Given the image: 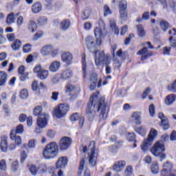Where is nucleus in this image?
<instances>
[{"label":"nucleus","mask_w":176,"mask_h":176,"mask_svg":"<svg viewBox=\"0 0 176 176\" xmlns=\"http://www.w3.org/2000/svg\"><path fill=\"white\" fill-rule=\"evenodd\" d=\"M29 170L32 175H35L38 173V167L36 165H31Z\"/></svg>","instance_id":"nucleus-57"},{"label":"nucleus","mask_w":176,"mask_h":176,"mask_svg":"<svg viewBox=\"0 0 176 176\" xmlns=\"http://www.w3.org/2000/svg\"><path fill=\"white\" fill-rule=\"evenodd\" d=\"M67 164H68V157L62 156L60 157L56 162L55 168L56 170L64 169L67 167Z\"/></svg>","instance_id":"nucleus-12"},{"label":"nucleus","mask_w":176,"mask_h":176,"mask_svg":"<svg viewBox=\"0 0 176 176\" xmlns=\"http://www.w3.org/2000/svg\"><path fill=\"white\" fill-rule=\"evenodd\" d=\"M69 25H71L69 19H64L60 23L59 27L62 31H67L69 28Z\"/></svg>","instance_id":"nucleus-27"},{"label":"nucleus","mask_w":176,"mask_h":176,"mask_svg":"<svg viewBox=\"0 0 176 176\" xmlns=\"http://www.w3.org/2000/svg\"><path fill=\"white\" fill-rule=\"evenodd\" d=\"M157 130L154 128H151L147 138L144 139L142 144L140 146L141 150L142 152H146V151L149 150V148L152 146V144L156 138H157Z\"/></svg>","instance_id":"nucleus-6"},{"label":"nucleus","mask_w":176,"mask_h":176,"mask_svg":"<svg viewBox=\"0 0 176 176\" xmlns=\"http://www.w3.org/2000/svg\"><path fill=\"white\" fill-rule=\"evenodd\" d=\"M85 163H86V160L85 158H82L80 161V164L78 166V175H82V173H83V168H85Z\"/></svg>","instance_id":"nucleus-40"},{"label":"nucleus","mask_w":176,"mask_h":176,"mask_svg":"<svg viewBox=\"0 0 176 176\" xmlns=\"http://www.w3.org/2000/svg\"><path fill=\"white\" fill-rule=\"evenodd\" d=\"M59 96H60V92L53 91L52 93L51 100H52V101H58Z\"/></svg>","instance_id":"nucleus-55"},{"label":"nucleus","mask_w":176,"mask_h":176,"mask_svg":"<svg viewBox=\"0 0 176 176\" xmlns=\"http://www.w3.org/2000/svg\"><path fill=\"white\" fill-rule=\"evenodd\" d=\"M153 56V52L148 51L147 54L142 56L141 57V61H145V60H148L150 57H152Z\"/></svg>","instance_id":"nucleus-51"},{"label":"nucleus","mask_w":176,"mask_h":176,"mask_svg":"<svg viewBox=\"0 0 176 176\" xmlns=\"http://www.w3.org/2000/svg\"><path fill=\"white\" fill-rule=\"evenodd\" d=\"M100 91H97L94 93L90 97L85 107V115L88 118L89 122H93L96 118V113H100V117L102 120H106L108 114L107 113V107L108 102L104 97L98 98Z\"/></svg>","instance_id":"nucleus-1"},{"label":"nucleus","mask_w":176,"mask_h":176,"mask_svg":"<svg viewBox=\"0 0 176 176\" xmlns=\"http://www.w3.org/2000/svg\"><path fill=\"white\" fill-rule=\"evenodd\" d=\"M28 27L30 32H35L38 30V25H36V23L34 21H30Z\"/></svg>","instance_id":"nucleus-38"},{"label":"nucleus","mask_w":176,"mask_h":176,"mask_svg":"<svg viewBox=\"0 0 176 176\" xmlns=\"http://www.w3.org/2000/svg\"><path fill=\"white\" fill-rule=\"evenodd\" d=\"M36 123L39 129H45V127L47 126V123H49V114L44 113L43 115L38 117L36 120Z\"/></svg>","instance_id":"nucleus-10"},{"label":"nucleus","mask_w":176,"mask_h":176,"mask_svg":"<svg viewBox=\"0 0 176 176\" xmlns=\"http://www.w3.org/2000/svg\"><path fill=\"white\" fill-rule=\"evenodd\" d=\"M151 171L152 174H159L160 168H159V164L157 162H153L151 166Z\"/></svg>","instance_id":"nucleus-30"},{"label":"nucleus","mask_w":176,"mask_h":176,"mask_svg":"<svg viewBox=\"0 0 176 176\" xmlns=\"http://www.w3.org/2000/svg\"><path fill=\"white\" fill-rule=\"evenodd\" d=\"M133 166L129 165L124 170V174L126 176H133Z\"/></svg>","instance_id":"nucleus-47"},{"label":"nucleus","mask_w":176,"mask_h":176,"mask_svg":"<svg viewBox=\"0 0 176 176\" xmlns=\"http://www.w3.org/2000/svg\"><path fill=\"white\" fill-rule=\"evenodd\" d=\"M27 114L21 113L19 117V123H24L27 120Z\"/></svg>","instance_id":"nucleus-61"},{"label":"nucleus","mask_w":176,"mask_h":176,"mask_svg":"<svg viewBox=\"0 0 176 176\" xmlns=\"http://www.w3.org/2000/svg\"><path fill=\"white\" fill-rule=\"evenodd\" d=\"M16 21V16L14 15V12L10 13L6 18V23L7 24L10 25L13 24Z\"/></svg>","instance_id":"nucleus-37"},{"label":"nucleus","mask_w":176,"mask_h":176,"mask_svg":"<svg viewBox=\"0 0 176 176\" xmlns=\"http://www.w3.org/2000/svg\"><path fill=\"white\" fill-rule=\"evenodd\" d=\"M32 46L31 44L27 43L23 47V53H30L31 52Z\"/></svg>","instance_id":"nucleus-58"},{"label":"nucleus","mask_w":176,"mask_h":176,"mask_svg":"<svg viewBox=\"0 0 176 176\" xmlns=\"http://www.w3.org/2000/svg\"><path fill=\"white\" fill-rule=\"evenodd\" d=\"M96 142L94 140L90 141L88 148L87 146H82L83 153H88L89 163L92 166L94 167L97 165V160H98V153H96Z\"/></svg>","instance_id":"nucleus-5"},{"label":"nucleus","mask_w":176,"mask_h":176,"mask_svg":"<svg viewBox=\"0 0 176 176\" xmlns=\"http://www.w3.org/2000/svg\"><path fill=\"white\" fill-rule=\"evenodd\" d=\"M19 167L20 165L19 164V161H14L11 164V170L13 173H16V171L19 170Z\"/></svg>","instance_id":"nucleus-48"},{"label":"nucleus","mask_w":176,"mask_h":176,"mask_svg":"<svg viewBox=\"0 0 176 176\" xmlns=\"http://www.w3.org/2000/svg\"><path fill=\"white\" fill-rule=\"evenodd\" d=\"M38 173H39L40 174H45V173H46V171H47V166H46V164H40L38 167Z\"/></svg>","instance_id":"nucleus-42"},{"label":"nucleus","mask_w":176,"mask_h":176,"mask_svg":"<svg viewBox=\"0 0 176 176\" xmlns=\"http://www.w3.org/2000/svg\"><path fill=\"white\" fill-rule=\"evenodd\" d=\"M151 19V15L149 14V12H144L142 17H138L136 19V23H142L143 20H145L146 21H148Z\"/></svg>","instance_id":"nucleus-32"},{"label":"nucleus","mask_w":176,"mask_h":176,"mask_svg":"<svg viewBox=\"0 0 176 176\" xmlns=\"http://www.w3.org/2000/svg\"><path fill=\"white\" fill-rule=\"evenodd\" d=\"M95 38H96V45L100 46L102 43V38H104V32H102V29L96 27L94 30Z\"/></svg>","instance_id":"nucleus-15"},{"label":"nucleus","mask_w":176,"mask_h":176,"mask_svg":"<svg viewBox=\"0 0 176 176\" xmlns=\"http://www.w3.org/2000/svg\"><path fill=\"white\" fill-rule=\"evenodd\" d=\"M10 138L12 141H14V143L16 146H20L21 144H23V140H21V137L17 135H13L10 133Z\"/></svg>","instance_id":"nucleus-23"},{"label":"nucleus","mask_w":176,"mask_h":176,"mask_svg":"<svg viewBox=\"0 0 176 176\" xmlns=\"http://www.w3.org/2000/svg\"><path fill=\"white\" fill-rule=\"evenodd\" d=\"M11 47L13 49V50H19V49L21 47V41L19 39L14 41L11 45Z\"/></svg>","instance_id":"nucleus-41"},{"label":"nucleus","mask_w":176,"mask_h":176,"mask_svg":"<svg viewBox=\"0 0 176 176\" xmlns=\"http://www.w3.org/2000/svg\"><path fill=\"white\" fill-rule=\"evenodd\" d=\"M31 10L34 14L41 13V12H42V3L39 1L34 3L32 6Z\"/></svg>","instance_id":"nucleus-21"},{"label":"nucleus","mask_w":176,"mask_h":176,"mask_svg":"<svg viewBox=\"0 0 176 176\" xmlns=\"http://www.w3.org/2000/svg\"><path fill=\"white\" fill-rule=\"evenodd\" d=\"M134 38V34L131 33L129 34V36L126 37L124 41V45L127 46L128 45H130V43L131 42V39Z\"/></svg>","instance_id":"nucleus-54"},{"label":"nucleus","mask_w":176,"mask_h":176,"mask_svg":"<svg viewBox=\"0 0 176 176\" xmlns=\"http://www.w3.org/2000/svg\"><path fill=\"white\" fill-rule=\"evenodd\" d=\"M60 58L63 63L66 64V67H69V65H72L74 55L69 52H66L62 53L60 56Z\"/></svg>","instance_id":"nucleus-11"},{"label":"nucleus","mask_w":176,"mask_h":176,"mask_svg":"<svg viewBox=\"0 0 176 176\" xmlns=\"http://www.w3.org/2000/svg\"><path fill=\"white\" fill-rule=\"evenodd\" d=\"M163 170L168 173H170L171 170H173V164H171L169 162H166L163 165Z\"/></svg>","instance_id":"nucleus-46"},{"label":"nucleus","mask_w":176,"mask_h":176,"mask_svg":"<svg viewBox=\"0 0 176 176\" xmlns=\"http://www.w3.org/2000/svg\"><path fill=\"white\" fill-rule=\"evenodd\" d=\"M6 37L8 39L9 42H14V39H16V36H14V33L7 34Z\"/></svg>","instance_id":"nucleus-62"},{"label":"nucleus","mask_w":176,"mask_h":176,"mask_svg":"<svg viewBox=\"0 0 176 176\" xmlns=\"http://www.w3.org/2000/svg\"><path fill=\"white\" fill-rule=\"evenodd\" d=\"M43 110L42 106H36L34 107L33 110V115L34 116H38V118L42 116V115H45V113H42V111Z\"/></svg>","instance_id":"nucleus-35"},{"label":"nucleus","mask_w":176,"mask_h":176,"mask_svg":"<svg viewBox=\"0 0 176 176\" xmlns=\"http://www.w3.org/2000/svg\"><path fill=\"white\" fill-rule=\"evenodd\" d=\"M43 69H42V66L41 65H37L34 67L33 72L34 74H37V75L39 74V72H42Z\"/></svg>","instance_id":"nucleus-64"},{"label":"nucleus","mask_w":176,"mask_h":176,"mask_svg":"<svg viewBox=\"0 0 176 176\" xmlns=\"http://www.w3.org/2000/svg\"><path fill=\"white\" fill-rule=\"evenodd\" d=\"M148 111L151 116H155V104H150L148 107Z\"/></svg>","instance_id":"nucleus-59"},{"label":"nucleus","mask_w":176,"mask_h":176,"mask_svg":"<svg viewBox=\"0 0 176 176\" xmlns=\"http://www.w3.org/2000/svg\"><path fill=\"white\" fill-rule=\"evenodd\" d=\"M19 80L21 82H25V80H28V79H30V77L28 76L30 74L28 72H25L23 74H19Z\"/></svg>","instance_id":"nucleus-52"},{"label":"nucleus","mask_w":176,"mask_h":176,"mask_svg":"<svg viewBox=\"0 0 176 176\" xmlns=\"http://www.w3.org/2000/svg\"><path fill=\"white\" fill-rule=\"evenodd\" d=\"M131 123H135L136 126H140L142 123V120L141 118V112L140 111H135L131 116Z\"/></svg>","instance_id":"nucleus-14"},{"label":"nucleus","mask_w":176,"mask_h":176,"mask_svg":"<svg viewBox=\"0 0 176 176\" xmlns=\"http://www.w3.org/2000/svg\"><path fill=\"white\" fill-rule=\"evenodd\" d=\"M110 28L112 31L114 32L116 35H119L120 30H119V27L116 25V21H115V20L110 21Z\"/></svg>","instance_id":"nucleus-31"},{"label":"nucleus","mask_w":176,"mask_h":176,"mask_svg":"<svg viewBox=\"0 0 176 176\" xmlns=\"http://www.w3.org/2000/svg\"><path fill=\"white\" fill-rule=\"evenodd\" d=\"M85 45L90 53L95 54V64L96 67L105 63V52L104 51L100 52V50H97V44L96 43L94 37L88 36L85 38Z\"/></svg>","instance_id":"nucleus-3"},{"label":"nucleus","mask_w":176,"mask_h":176,"mask_svg":"<svg viewBox=\"0 0 176 176\" xmlns=\"http://www.w3.org/2000/svg\"><path fill=\"white\" fill-rule=\"evenodd\" d=\"M6 161L5 160H1L0 161V169L1 171H6Z\"/></svg>","instance_id":"nucleus-60"},{"label":"nucleus","mask_w":176,"mask_h":176,"mask_svg":"<svg viewBox=\"0 0 176 176\" xmlns=\"http://www.w3.org/2000/svg\"><path fill=\"white\" fill-rule=\"evenodd\" d=\"M24 133V125L19 124L15 128V129H12L10 134L17 135V134H23Z\"/></svg>","instance_id":"nucleus-22"},{"label":"nucleus","mask_w":176,"mask_h":176,"mask_svg":"<svg viewBox=\"0 0 176 176\" xmlns=\"http://www.w3.org/2000/svg\"><path fill=\"white\" fill-rule=\"evenodd\" d=\"M69 109H71L69 104L60 103L53 110L52 115L56 118V119H63V118L67 116V114L69 112Z\"/></svg>","instance_id":"nucleus-7"},{"label":"nucleus","mask_w":176,"mask_h":176,"mask_svg":"<svg viewBox=\"0 0 176 176\" xmlns=\"http://www.w3.org/2000/svg\"><path fill=\"white\" fill-rule=\"evenodd\" d=\"M151 87H147L144 91L143 92L142 95V100H145L151 94Z\"/></svg>","instance_id":"nucleus-53"},{"label":"nucleus","mask_w":176,"mask_h":176,"mask_svg":"<svg viewBox=\"0 0 176 176\" xmlns=\"http://www.w3.org/2000/svg\"><path fill=\"white\" fill-rule=\"evenodd\" d=\"M52 49L53 47H52V45H45L42 47L41 54H43V56H49V54L52 53Z\"/></svg>","instance_id":"nucleus-29"},{"label":"nucleus","mask_w":176,"mask_h":176,"mask_svg":"<svg viewBox=\"0 0 176 176\" xmlns=\"http://www.w3.org/2000/svg\"><path fill=\"white\" fill-rule=\"evenodd\" d=\"M8 78L9 76L8 75V73H6V72L0 71V87H3L6 86Z\"/></svg>","instance_id":"nucleus-20"},{"label":"nucleus","mask_w":176,"mask_h":176,"mask_svg":"<svg viewBox=\"0 0 176 176\" xmlns=\"http://www.w3.org/2000/svg\"><path fill=\"white\" fill-rule=\"evenodd\" d=\"M126 167V161L124 160H120L117 162H116L113 166V171H115L116 173H120L121 171H123V168Z\"/></svg>","instance_id":"nucleus-17"},{"label":"nucleus","mask_w":176,"mask_h":176,"mask_svg":"<svg viewBox=\"0 0 176 176\" xmlns=\"http://www.w3.org/2000/svg\"><path fill=\"white\" fill-rule=\"evenodd\" d=\"M80 114L78 112L72 113L69 117V120L71 122H78V120L80 118Z\"/></svg>","instance_id":"nucleus-44"},{"label":"nucleus","mask_w":176,"mask_h":176,"mask_svg":"<svg viewBox=\"0 0 176 176\" xmlns=\"http://www.w3.org/2000/svg\"><path fill=\"white\" fill-rule=\"evenodd\" d=\"M89 80L91 82L89 89L91 91L95 90L96 87H97V82H98V75L96 73H92Z\"/></svg>","instance_id":"nucleus-19"},{"label":"nucleus","mask_w":176,"mask_h":176,"mask_svg":"<svg viewBox=\"0 0 176 176\" xmlns=\"http://www.w3.org/2000/svg\"><path fill=\"white\" fill-rule=\"evenodd\" d=\"M158 118L161 120L160 122V126L163 129V130H168L170 129V123L168 122V119L164 116V113H159Z\"/></svg>","instance_id":"nucleus-13"},{"label":"nucleus","mask_w":176,"mask_h":176,"mask_svg":"<svg viewBox=\"0 0 176 176\" xmlns=\"http://www.w3.org/2000/svg\"><path fill=\"white\" fill-rule=\"evenodd\" d=\"M81 61H82V78L86 79L87 78V63H86V54L82 53L81 54Z\"/></svg>","instance_id":"nucleus-18"},{"label":"nucleus","mask_w":176,"mask_h":176,"mask_svg":"<svg viewBox=\"0 0 176 176\" xmlns=\"http://www.w3.org/2000/svg\"><path fill=\"white\" fill-rule=\"evenodd\" d=\"M60 75L62 80H68L74 76V72L70 68H67L62 71Z\"/></svg>","instance_id":"nucleus-16"},{"label":"nucleus","mask_w":176,"mask_h":176,"mask_svg":"<svg viewBox=\"0 0 176 176\" xmlns=\"http://www.w3.org/2000/svg\"><path fill=\"white\" fill-rule=\"evenodd\" d=\"M36 21L37 24H39V25H46L49 21V19L46 16H41L37 19Z\"/></svg>","instance_id":"nucleus-39"},{"label":"nucleus","mask_w":176,"mask_h":176,"mask_svg":"<svg viewBox=\"0 0 176 176\" xmlns=\"http://www.w3.org/2000/svg\"><path fill=\"white\" fill-rule=\"evenodd\" d=\"M47 76H49V71L45 69H43V70L37 74V78L41 79V80H45V79L47 78Z\"/></svg>","instance_id":"nucleus-33"},{"label":"nucleus","mask_w":176,"mask_h":176,"mask_svg":"<svg viewBox=\"0 0 176 176\" xmlns=\"http://www.w3.org/2000/svg\"><path fill=\"white\" fill-rule=\"evenodd\" d=\"M28 89H23L21 90V92L19 94V97L22 100H25L26 98H28Z\"/></svg>","instance_id":"nucleus-45"},{"label":"nucleus","mask_w":176,"mask_h":176,"mask_svg":"<svg viewBox=\"0 0 176 176\" xmlns=\"http://www.w3.org/2000/svg\"><path fill=\"white\" fill-rule=\"evenodd\" d=\"M61 67V63L57 60L52 62L50 66V71L51 72H57Z\"/></svg>","instance_id":"nucleus-26"},{"label":"nucleus","mask_w":176,"mask_h":176,"mask_svg":"<svg viewBox=\"0 0 176 176\" xmlns=\"http://www.w3.org/2000/svg\"><path fill=\"white\" fill-rule=\"evenodd\" d=\"M43 36V31L39 30L36 32V34L33 36V41H38V39H41Z\"/></svg>","instance_id":"nucleus-49"},{"label":"nucleus","mask_w":176,"mask_h":176,"mask_svg":"<svg viewBox=\"0 0 176 176\" xmlns=\"http://www.w3.org/2000/svg\"><path fill=\"white\" fill-rule=\"evenodd\" d=\"M36 146V140L31 139L28 141V143H25L22 146V149H34Z\"/></svg>","instance_id":"nucleus-25"},{"label":"nucleus","mask_w":176,"mask_h":176,"mask_svg":"<svg viewBox=\"0 0 176 176\" xmlns=\"http://www.w3.org/2000/svg\"><path fill=\"white\" fill-rule=\"evenodd\" d=\"M72 91H76V86L71 84H67L65 86V93H72Z\"/></svg>","instance_id":"nucleus-43"},{"label":"nucleus","mask_w":176,"mask_h":176,"mask_svg":"<svg viewBox=\"0 0 176 176\" xmlns=\"http://www.w3.org/2000/svg\"><path fill=\"white\" fill-rule=\"evenodd\" d=\"M71 145H72V138L63 136L60 139L58 144L56 142H51L47 144L43 151V156L47 160L55 159L58 156L60 151V152H65L71 148Z\"/></svg>","instance_id":"nucleus-2"},{"label":"nucleus","mask_w":176,"mask_h":176,"mask_svg":"<svg viewBox=\"0 0 176 176\" xmlns=\"http://www.w3.org/2000/svg\"><path fill=\"white\" fill-rule=\"evenodd\" d=\"M170 140L168 134H164L161 136V140L155 142L153 146L151 148L150 151L155 156L160 157V162H163L166 159V142Z\"/></svg>","instance_id":"nucleus-4"},{"label":"nucleus","mask_w":176,"mask_h":176,"mask_svg":"<svg viewBox=\"0 0 176 176\" xmlns=\"http://www.w3.org/2000/svg\"><path fill=\"white\" fill-rule=\"evenodd\" d=\"M176 95L174 94H170L168 95L165 98V104L166 105L170 106L173 105L174 102H175Z\"/></svg>","instance_id":"nucleus-24"},{"label":"nucleus","mask_w":176,"mask_h":176,"mask_svg":"<svg viewBox=\"0 0 176 176\" xmlns=\"http://www.w3.org/2000/svg\"><path fill=\"white\" fill-rule=\"evenodd\" d=\"M160 25L161 27V30H162L164 32H167L168 28H170V23L166 20L161 21Z\"/></svg>","instance_id":"nucleus-34"},{"label":"nucleus","mask_w":176,"mask_h":176,"mask_svg":"<svg viewBox=\"0 0 176 176\" xmlns=\"http://www.w3.org/2000/svg\"><path fill=\"white\" fill-rule=\"evenodd\" d=\"M136 28L138 30V34L140 36V38H144V36L146 35V32H145V30L144 29V26H142V25H138L136 26Z\"/></svg>","instance_id":"nucleus-36"},{"label":"nucleus","mask_w":176,"mask_h":176,"mask_svg":"<svg viewBox=\"0 0 176 176\" xmlns=\"http://www.w3.org/2000/svg\"><path fill=\"white\" fill-rule=\"evenodd\" d=\"M109 14H112V11L111 10L109 6L104 5V17H107V16H109Z\"/></svg>","instance_id":"nucleus-50"},{"label":"nucleus","mask_w":176,"mask_h":176,"mask_svg":"<svg viewBox=\"0 0 176 176\" xmlns=\"http://www.w3.org/2000/svg\"><path fill=\"white\" fill-rule=\"evenodd\" d=\"M60 79L61 78L58 76V74H56L52 78L51 82H52L54 85H56V83H58L60 82Z\"/></svg>","instance_id":"nucleus-63"},{"label":"nucleus","mask_w":176,"mask_h":176,"mask_svg":"<svg viewBox=\"0 0 176 176\" xmlns=\"http://www.w3.org/2000/svg\"><path fill=\"white\" fill-rule=\"evenodd\" d=\"M118 8L120 9L119 12L120 18L122 20H127V1H126V0H122L120 1Z\"/></svg>","instance_id":"nucleus-9"},{"label":"nucleus","mask_w":176,"mask_h":176,"mask_svg":"<svg viewBox=\"0 0 176 176\" xmlns=\"http://www.w3.org/2000/svg\"><path fill=\"white\" fill-rule=\"evenodd\" d=\"M1 142H0V148L1 151L3 153L8 152V151H14L17 146L14 143H10V144H8V135H3L1 136Z\"/></svg>","instance_id":"nucleus-8"},{"label":"nucleus","mask_w":176,"mask_h":176,"mask_svg":"<svg viewBox=\"0 0 176 176\" xmlns=\"http://www.w3.org/2000/svg\"><path fill=\"white\" fill-rule=\"evenodd\" d=\"M32 90H33V91H38V90H39V83L38 82V80L32 82Z\"/></svg>","instance_id":"nucleus-56"},{"label":"nucleus","mask_w":176,"mask_h":176,"mask_svg":"<svg viewBox=\"0 0 176 176\" xmlns=\"http://www.w3.org/2000/svg\"><path fill=\"white\" fill-rule=\"evenodd\" d=\"M135 133H128L126 134V140L129 142H134L133 148H137V140H135Z\"/></svg>","instance_id":"nucleus-28"}]
</instances>
